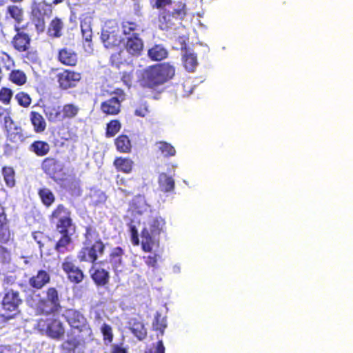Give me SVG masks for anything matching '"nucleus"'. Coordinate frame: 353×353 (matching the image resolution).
I'll use <instances>...</instances> for the list:
<instances>
[{
    "label": "nucleus",
    "mask_w": 353,
    "mask_h": 353,
    "mask_svg": "<svg viewBox=\"0 0 353 353\" xmlns=\"http://www.w3.org/2000/svg\"><path fill=\"white\" fill-rule=\"evenodd\" d=\"M83 237V246L77 257L81 263L87 262L95 265L99 257L105 254V245L96 228L92 225L85 226Z\"/></svg>",
    "instance_id": "obj_1"
},
{
    "label": "nucleus",
    "mask_w": 353,
    "mask_h": 353,
    "mask_svg": "<svg viewBox=\"0 0 353 353\" xmlns=\"http://www.w3.org/2000/svg\"><path fill=\"white\" fill-rule=\"evenodd\" d=\"M188 14V9L185 0L174 2L170 10H161L158 14V27L160 30L168 31L174 28L177 23L181 22Z\"/></svg>",
    "instance_id": "obj_2"
},
{
    "label": "nucleus",
    "mask_w": 353,
    "mask_h": 353,
    "mask_svg": "<svg viewBox=\"0 0 353 353\" xmlns=\"http://www.w3.org/2000/svg\"><path fill=\"white\" fill-rule=\"evenodd\" d=\"M62 316L70 327L69 333L92 336V330L87 319L79 310L68 308Z\"/></svg>",
    "instance_id": "obj_3"
},
{
    "label": "nucleus",
    "mask_w": 353,
    "mask_h": 353,
    "mask_svg": "<svg viewBox=\"0 0 353 353\" xmlns=\"http://www.w3.org/2000/svg\"><path fill=\"white\" fill-rule=\"evenodd\" d=\"M37 330L48 337L59 341L65 335V328L61 321L54 316L40 318L37 321Z\"/></svg>",
    "instance_id": "obj_4"
},
{
    "label": "nucleus",
    "mask_w": 353,
    "mask_h": 353,
    "mask_svg": "<svg viewBox=\"0 0 353 353\" xmlns=\"http://www.w3.org/2000/svg\"><path fill=\"white\" fill-rule=\"evenodd\" d=\"M46 297H41L40 293L36 294L38 297L37 311L39 314L48 315L58 312L61 308L58 290L54 288H48L46 291Z\"/></svg>",
    "instance_id": "obj_5"
},
{
    "label": "nucleus",
    "mask_w": 353,
    "mask_h": 353,
    "mask_svg": "<svg viewBox=\"0 0 353 353\" xmlns=\"http://www.w3.org/2000/svg\"><path fill=\"white\" fill-rule=\"evenodd\" d=\"M50 223L54 225L57 231L74 230L72 212L64 204H58L48 216Z\"/></svg>",
    "instance_id": "obj_6"
},
{
    "label": "nucleus",
    "mask_w": 353,
    "mask_h": 353,
    "mask_svg": "<svg viewBox=\"0 0 353 353\" xmlns=\"http://www.w3.org/2000/svg\"><path fill=\"white\" fill-rule=\"evenodd\" d=\"M23 303L20 293L17 290H10L3 292L1 301L2 310L6 314H1L4 321H7L13 319L19 312V305Z\"/></svg>",
    "instance_id": "obj_7"
},
{
    "label": "nucleus",
    "mask_w": 353,
    "mask_h": 353,
    "mask_svg": "<svg viewBox=\"0 0 353 353\" xmlns=\"http://www.w3.org/2000/svg\"><path fill=\"white\" fill-rule=\"evenodd\" d=\"M109 99L101 102L100 110L105 115H117L121 110V103L125 100L126 94L122 88H117L110 92Z\"/></svg>",
    "instance_id": "obj_8"
},
{
    "label": "nucleus",
    "mask_w": 353,
    "mask_h": 353,
    "mask_svg": "<svg viewBox=\"0 0 353 353\" xmlns=\"http://www.w3.org/2000/svg\"><path fill=\"white\" fill-rule=\"evenodd\" d=\"M92 336L68 333V339L60 345L63 353H85L86 341Z\"/></svg>",
    "instance_id": "obj_9"
},
{
    "label": "nucleus",
    "mask_w": 353,
    "mask_h": 353,
    "mask_svg": "<svg viewBox=\"0 0 353 353\" xmlns=\"http://www.w3.org/2000/svg\"><path fill=\"white\" fill-rule=\"evenodd\" d=\"M50 5L45 1L33 2L31 6L30 22L34 25L38 34L43 33L46 30V8Z\"/></svg>",
    "instance_id": "obj_10"
},
{
    "label": "nucleus",
    "mask_w": 353,
    "mask_h": 353,
    "mask_svg": "<svg viewBox=\"0 0 353 353\" xmlns=\"http://www.w3.org/2000/svg\"><path fill=\"white\" fill-rule=\"evenodd\" d=\"M30 23L27 22L21 26H14L15 34L11 40L12 48L19 52H24L31 48V35L26 32Z\"/></svg>",
    "instance_id": "obj_11"
},
{
    "label": "nucleus",
    "mask_w": 353,
    "mask_h": 353,
    "mask_svg": "<svg viewBox=\"0 0 353 353\" xmlns=\"http://www.w3.org/2000/svg\"><path fill=\"white\" fill-rule=\"evenodd\" d=\"M61 269L68 281L73 284H79L85 279L83 271L76 265L72 256H67L61 263Z\"/></svg>",
    "instance_id": "obj_12"
},
{
    "label": "nucleus",
    "mask_w": 353,
    "mask_h": 353,
    "mask_svg": "<svg viewBox=\"0 0 353 353\" xmlns=\"http://www.w3.org/2000/svg\"><path fill=\"white\" fill-rule=\"evenodd\" d=\"M41 169L43 173L55 181L64 174L63 164L54 157L44 158L41 163Z\"/></svg>",
    "instance_id": "obj_13"
},
{
    "label": "nucleus",
    "mask_w": 353,
    "mask_h": 353,
    "mask_svg": "<svg viewBox=\"0 0 353 353\" xmlns=\"http://www.w3.org/2000/svg\"><path fill=\"white\" fill-rule=\"evenodd\" d=\"M59 88L63 90L75 88L81 80V74L69 69H63L56 74Z\"/></svg>",
    "instance_id": "obj_14"
},
{
    "label": "nucleus",
    "mask_w": 353,
    "mask_h": 353,
    "mask_svg": "<svg viewBox=\"0 0 353 353\" xmlns=\"http://www.w3.org/2000/svg\"><path fill=\"white\" fill-rule=\"evenodd\" d=\"M100 38L104 47L110 49L119 47L123 40L117 28H107L103 29Z\"/></svg>",
    "instance_id": "obj_15"
},
{
    "label": "nucleus",
    "mask_w": 353,
    "mask_h": 353,
    "mask_svg": "<svg viewBox=\"0 0 353 353\" xmlns=\"http://www.w3.org/2000/svg\"><path fill=\"white\" fill-rule=\"evenodd\" d=\"M141 81L144 87L149 88H154L163 83L155 65L141 72Z\"/></svg>",
    "instance_id": "obj_16"
},
{
    "label": "nucleus",
    "mask_w": 353,
    "mask_h": 353,
    "mask_svg": "<svg viewBox=\"0 0 353 353\" xmlns=\"http://www.w3.org/2000/svg\"><path fill=\"white\" fill-rule=\"evenodd\" d=\"M126 52L132 57H138L143 53L144 43L139 33L126 37L124 44Z\"/></svg>",
    "instance_id": "obj_17"
},
{
    "label": "nucleus",
    "mask_w": 353,
    "mask_h": 353,
    "mask_svg": "<svg viewBox=\"0 0 353 353\" xmlns=\"http://www.w3.org/2000/svg\"><path fill=\"white\" fill-rule=\"evenodd\" d=\"M90 278L97 287H106L110 280V272L101 267L92 265L89 270Z\"/></svg>",
    "instance_id": "obj_18"
},
{
    "label": "nucleus",
    "mask_w": 353,
    "mask_h": 353,
    "mask_svg": "<svg viewBox=\"0 0 353 353\" xmlns=\"http://www.w3.org/2000/svg\"><path fill=\"white\" fill-rule=\"evenodd\" d=\"M6 20L14 21V25L20 26L25 19V11L23 8L16 3L8 5L5 10Z\"/></svg>",
    "instance_id": "obj_19"
},
{
    "label": "nucleus",
    "mask_w": 353,
    "mask_h": 353,
    "mask_svg": "<svg viewBox=\"0 0 353 353\" xmlns=\"http://www.w3.org/2000/svg\"><path fill=\"white\" fill-rule=\"evenodd\" d=\"M141 249L144 252H152L154 248H159V239L158 235L148 231L147 228H144L141 232Z\"/></svg>",
    "instance_id": "obj_20"
},
{
    "label": "nucleus",
    "mask_w": 353,
    "mask_h": 353,
    "mask_svg": "<svg viewBox=\"0 0 353 353\" xmlns=\"http://www.w3.org/2000/svg\"><path fill=\"white\" fill-rule=\"evenodd\" d=\"M58 61L64 65L75 67L78 63L77 54L72 49L63 48L58 52Z\"/></svg>",
    "instance_id": "obj_21"
},
{
    "label": "nucleus",
    "mask_w": 353,
    "mask_h": 353,
    "mask_svg": "<svg viewBox=\"0 0 353 353\" xmlns=\"http://www.w3.org/2000/svg\"><path fill=\"white\" fill-rule=\"evenodd\" d=\"M71 230H67L63 231H57L61 236L56 242L54 249L59 254H64L69 251V246L72 243V232H70Z\"/></svg>",
    "instance_id": "obj_22"
},
{
    "label": "nucleus",
    "mask_w": 353,
    "mask_h": 353,
    "mask_svg": "<svg viewBox=\"0 0 353 353\" xmlns=\"http://www.w3.org/2000/svg\"><path fill=\"white\" fill-rule=\"evenodd\" d=\"M50 281V276L43 270H39L37 274L29 279V285L35 290H41Z\"/></svg>",
    "instance_id": "obj_23"
},
{
    "label": "nucleus",
    "mask_w": 353,
    "mask_h": 353,
    "mask_svg": "<svg viewBox=\"0 0 353 353\" xmlns=\"http://www.w3.org/2000/svg\"><path fill=\"white\" fill-rule=\"evenodd\" d=\"M186 47L187 43L185 40H183L181 43V48L182 50H185L182 57L183 63L187 70L193 72L198 65L197 56L196 54L188 50Z\"/></svg>",
    "instance_id": "obj_24"
},
{
    "label": "nucleus",
    "mask_w": 353,
    "mask_h": 353,
    "mask_svg": "<svg viewBox=\"0 0 353 353\" xmlns=\"http://www.w3.org/2000/svg\"><path fill=\"white\" fill-rule=\"evenodd\" d=\"M113 165L117 172L130 174L133 170L134 162L130 157H117L114 159Z\"/></svg>",
    "instance_id": "obj_25"
},
{
    "label": "nucleus",
    "mask_w": 353,
    "mask_h": 353,
    "mask_svg": "<svg viewBox=\"0 0 353 353\" xmlns=\"http://www.w3.org/2000/svg\"><path fill=\"white\" fill-rule=\"evenodd\" d=\"M28 150L37 157H43L50 152V145L46 141L34 140L29 145Z\"/></svg>",
    "instance_id": "obj_26"
},
{
    "label": "nucleus",
    "mask_w": 353,
    "mask_h": 353,
    "mask_svg": "<svg viewBox=\"0 0 353 353\" xmlns=\"http://www.w3.org/2000/svg\"><path fill=\"white\" fill-rule=\"evenodd\" d=\"M30 121L35 133L40 134L46 130L47 127L46 120L39 112L31 111L30 113Z\"/></svg>",
    "instance_id": "obj_27"
},
{
    "label": "nucleus",
    "mask_w": 353,
    "mask_h": 353,
    "mask_svg": "<svg viewBox=\"0 0 353 353\" xmlns=\"http://www.w3.org/2000/svg\"><path fill=\"white\" fill-rule=\"evenodd\" d=\"M117 150L120 153L129 154L132 151V143L129 137L124 134H119L114 141Z\"/></svg>",
    "instance_id": "obj_28"
},
{
    "label": "nucleus",
    "mask_w": 353,
    "mask_h": 353,
    "mask_svg": "<svg viewBox=\"0 0 353 353\" xmlns=\"http://www.w3.org/2000/svg\"><path fill=\"white\" fill-rule=\"evenodd\" d=\"M165 225V221L161 216H151L148 221V231L153 235L159 236L163 231V227Z\"/></svg>",
    "instance_id": "obj_29"
},
{
    "label": "nucleus",
    "mask_w": 353,
    "mask_h": 353,
    "mask_svg": "<svg viewBox=\"0 0 353 353\" xmlns=\"http://www.w3.org/2000/svg\"><path fill=\"white\" fill-rule=\"evenodd\" d=\"M130 330L132 334L140 341L147 336V330L143 323L137 318H132L129 321Z\"/></svg>",
    "instance_id": "obj_30"
},
{
    "label": "nucleus",
    "mask_w": 353,
    "mask_h": 353,
    "mask_svg": "<svg viewBox=\"0 0 353 353\" xmlns=\"http://www.w3.org/2000/svg\"><path fill=\"white\" fill-rule=\"evenodd\" d=\"M124 254L125 251L120 246L115 247L110 251L109 254L110 263L114 270H118L123 265V256Z\"/></svg>",
    "instance_id": "obj_31"
},
{
    "label": "nucleus",
    "mask_w": 353,
    "mask_h": 353,
    "mask_svg": "<svg viewBox=\"0 0 353 353\" xmlns=\"http://www.w3.org/2000/svg\"><path fill=\"white\" fill-rule=\"evenodd\" d=\"M44 113L48 120L52 123L64 121L61 105H53L45 108Z\"/></svg>",
    "instance_id": "obj_32"
},
{
    "label": "nucleus",
    "mask_w": 353,
    "mask_h": 353,
    "mask_svg": "<svg viewBox=\"0 0 353 353\" xmlns=\"http://www.w3.org/2000/svg\"><path fill=\"white\" fill-rule=\"evenodd\" d=\"M38 196L42 204L49 208L55 202L56 197L51 190L46 187L41 188L37 191Z\"/></svg>",
    "instance_id": "obj_33"
},
{
    "label": "nucleus",
    "mask_w": 353,
    "mask_h": 353,
    "mask_svg": "<svg viewBox=\"0 0 353 353\" xmlns=\"http://www.w3.org/2000/svg\"><path fill=\"white\" fill-rule=\"evenodd\" d=\"M158 183L160 190L163 192H172L175 187V182L173 178L164 172L159 174Z\"/></svg>",
    "instance_id": "obj_34"
},
{
    "label": "nucleus",
    "mask_w": 353,
    "mask_h": 353,
    "mask_svg": "<svg viewBox=\"0 0 353 353\" xmlns=\"http://www.w3.org/2000/svg\"><path fill=\"white\" fill-rule=\"evenodd\" d=\"M0 244L6 245H14V248H15L14 234L10 230L9 225L0 226Z\"/></svg>",
    "instance_id": "obj_35"
},
{
    "label": "nucleus",
    "mask_w": 353,
    "mask_h": 353,
    "mask_svg": "<svg viewBox=\"0 0 353 353\" xmlns=\"http://www.w3.org/2000/svg\"><path fill=\"white\" fill-rule=\"evenodd\" d=\"M80 26L82 37L83 40L88 43V46L90 47L92 39L90 18L85 17L81 19Z\"/></svg>",
    "instance_id": "obj_36"
},
{
    "label": "nucleus",
    "mask_w": 353,
    "mask_h": 353,
    "mask_svg": "<svg viewBox=\"0 0 353 353\" xmlns=\"http://www.w3.org/2000/svg\"><path fill=\"white\" fill-rule=\"evenodd\" d=\"M163 83L172 79L175 74L174 68L168 63L155 65Z\"/></svg>",
    "instance_id": "obj_37"
},
{
    "label": "nucleus",
    "mask_w": 353,
    "mask_h": 353,
    "mask_svg": "<svg viewBox=\"0 0 353 353\" xmlns=\"http://www.w3.org/2000/svg\"><path fill=\"white\" fill-rule=\"evenodd\" d=\"M148 55L152 61H161L167 57L168 51L162 45H154L148 50Z\"/></svg>",
    "instance_id": "obj_38"
},
{
    "label": "nucleus",
    "mask_w": 353,
    "mask_h": 353,
    "mask_svg": "<svg viewBox=\"0 0 353 353\" xmlns=\"http://www.w3.org/2000/svg\"><path fill=\"white\" fill-rule=\"evenodd\" d=\"M121 28L122 33L125 36L137 33L141 29L138 23L129 19H123L121 23Z\"/></svg>",
    "instance_id": "obj_39"
},
{
    "label": "nucleus",
    "mask_w": 353,
    "mask_h": 353,
    "mask_svg": "<svg viewBox=\"0 0 353 353\" xmlns=\"http://www.w3.org/2000/svg\"><path fill=\"white\" fill-rule=\"evenodd\" d=\"M63 24L61 19L58 17L54 18L50 23L48 33L50 37L59 38L61 36V30Z\"/></svg>",
    "instance_id": "obj_40"
},
{
    "label": "nucleus",
    "mask_w": 353,
    "mask_h": 353,
    "mask_svg": "<svg viewBox=\"0 0 353 353\" xmlns=\"http://www.w3.org/2000/svg\"><path fill=\"white\" fill-rule=\"evenodd\" d=\"M61 109L64 120L75 118L80 111L79 106L73 103H68L61 105Z\"/></svg>",
    "instance_id": "obj_41"
},
{
    "label": "nucleus",
    "mask_w": 353,
    "mask_h": 353,
    "mask_svg": "<svg viewBox=\"0 0 353 353\" xmlns=\"http://www.w3.org/2000/svg\"><path fill=\"white\" fill-rule=\"evenodd\" d=\"M158 151L165 157H173L176 154V150L170 143L160 141L156 142Z\"/></svg>",
    "instance_id": "obj_42"
},
{
    "label": "nucleus",
    "mask_w": 353,
    "mask_h": 353,
    "mask_svg": "<svg viewBox=\"0 0 353 353\" xmlns=\"http://www.w3.org/2000/svg\"><path fill=\"white\" fill-rule=\"evenodd\" d=\"M65 190L72 197H79L81 196L83 192L80 181L78 179H74L69 181L66 185Z\"/></svg>",
    "instance_id": "obj_43"
},
{
    "label": "nucleus",
    "mask_w": 353,
    "mask_h": 353,
    "mask_svg": "<svg viewBox=\"0 0 353 353\" xmlns=\"http://www.w3.org/2000/svg\"><path fill=\"white\" fill-rule=\"evenodd\" d=\"M9 80L17 85H23L26 83V74L19 70H13L9 74Z\"/></svg>",
    "instance_id": "obj_44"
},
{
    "label": "nucleus",
    "mask_w": 353,
    "mask_h": 353,
    "mask_svg": "<svg viewBox=\"0 0 353 353\" xmlns=\"http://www.w3.org/2000/svg\"><path fill=\"white\" fill-rule=\"evenodd\" d=\"M121 124L118 119H112L106 124L105 137L110 138L114 137L121 130Z\"/></svg>",
    "instance_id": "obj_45"
},
{
    "label": "nucleus",
    "mask_w": 353,
    "mask_h": 353,
    "mask_svg": "<svg viewBox=\"0 0 353 353\" xmlns=\"http://www.w3.org/2000/svg\"><path fill=\"white\" fill-rule=\"evenodd\" d=\"M166 326L165 319L161 317L160 312H157L154 314V319L152 322L153 330L159 331L161 334L163 335Z\"/></svg>",
    "instance_id": "obj_46"
},
{
    "label": "nucleus",
    "mask_w": 353,
    "mask_h": 353,
    "mask_svg": "<svg viewBox=\"0 0 353 353\" xmlns=\"http://www.w3.org/2000/svg\"><path fill=\"white\" fill-rule=\"evenodd\" d=\"M14 99L19 105L25 108H28L32 103L30 96L23 91L17 92L14 96Z\"/></svg>",
    "instance_id": "obj_47"
},
{
    "label": "nucleus",
    "mask_w": 353,
    "mask_h": 353,
    "mask_svg": "<svg viewBox=\"0 0 353 353\" xmlns=\"http://www.w3.org/2000/svg\"><path fill=\"white\" fill-rule=\"evenodd\" d=\"M2 174L3 175V179L7 186L10 188L14 186L15 179L14 171L13 168L11 167H4L2 170Z\"/></svg>",
    "instance_id": "obj_48"
},
{
    "label": "nucleus",
    "mask_w": 353,
    "mask_h": 353,
    "mask_svg": "<svg viewBox=\"0 0 353 353\" xmlns=\"http://www.w3.org/2000/svg\"><path fill=\"white\" fill-rule=\"evenodd\" d=\"M100 330L104 343L105 345L111 343L113 341L114 337L112 327L109 324L103 323Z\"/></svg>",
    "instance_id": "obj_49"
},
{
    "label": "nucleus",
    "mask_w": 353,
    "mask_h": 353,
    "mask_svg": "<svg viewBox=\"0 0 353 353\" xmlns=\"http://www.w3.org/2000/svg\"><path fill=\"white\" fill-rule=\"evenodd\" d=\"M13 97L12 90L7 87H2L0 89V101L5 105H10Z\"/></svg>",
    "instance_id": "obj_50"
},
{
    "label": "nucleus",
    "mask_w": 353,
    "mask_h": 353,
    "mask_svg": "<svg viewBox=\"0 0 353 353\" xmlns=\"http://www.w3.org/2000/svg\"><path fill=\"white\" fill-rule=\"evenodd\" d=\"M150 5L152 8L161 10H166L165 7L169 6L170 8L173 6L172 0H150Z\"/></svg>",
    "instance_id": "obj_51"
},
{
    "label": "nucleus",
    "mask_w": 353,
    "mask_h": 353,
    "mask_svg": "<svg viewBox=\"0 0 353 353\" xmlns=\"http://www.w3.org/2000/svg\"><path fill=\"white\" fill-rule=\"evenodd\" d=\"M159 258L160 255L156 253L143 256V259L144 260V262L147 266L151 267L154 269H157L158 268V260Z\"/></svg>",
    "instance_id": "obj_52"
},
{
    "label": "nucleus",
    "mask_w": 353,
    "mask_h": 353,
    "mask_svg": "<svg viewBox=\"0 0 353 353\" xmlns=\"http://www.w3.org/2000/svg\"><path fill=\"white\" fill-rule=\"evenodd\" d=\"M8 246L0 244V259L3 263H8L11 259L12 252Z\"/></svg>",
    "instance_id": "obj_53"
},
{
    "label": "nucleus",
    "mask_w": 353,
    "mask_h": 353,
    "mask_svg": "<svg viewBox=\"0 0 353 353\" xmlns=\"http://www.w3.org/2000/svg\"><path fill=\"white\" fill-rule=\"evenodd\" d=\"M132 206L134 210L137 211V213H142V208L145 205V201L143 196L141 195L136 196L132 201Z\"/></svg>",
    "instance_id": "obj_54"
},
{
    "label": "nucleus",
    "mask_w": 353,
    "mask_h": 353,
    "mask_svg": "<svg viewBox=\"0 0 353 353\" xmlns=\"http://www.w3.org/2000/svg\"><path fill=\"white\" fill-rule=\"evenodd\" d=\"M3 119L4 127L6 130V131L8 132V137H10V139H12L11 137H12V134H10V132L12 129H17V127L14 126V121L12 119V117H10V112L8 113L4 117H3Z\"/></svg>",
    "instance_id": "obj_55"
},
{
    "label": "nucleus",
    "mask_w": 353,
    "mask_h": 353,
    "mask_svg": "<svg viewBox=\"0 0 353 353\" xmlns=\"http://www.w3.org/2000/svg\"><path fill=\"white\" fill-rule=\"evenodd\" d=\"M110 61L112 66H115L119 68V65L123 63V59L122 57V51H119L115 53H113L110 59Z\"/></svg>",
    "instance_id": "obj_56"
},
{
    "label": "nucleus",
    "mask_w": 353,
    "mask_h": 353,
    "mask_svg": "<svg viewBox=\"0 0 353 353\" xmlns=\"http://www.w3.org/2000/svg\"><path fill=\"white\" fill-rule=\"evenodd\" d=\"M16 283V276L8 275L4 276L3 281H2V286L3 288V292H6V290H10V286L14 285Z\"/></svg>",
    "instance_id": "obj_57"
},
{
    "label": "nucleus",
    "mask_w": 353,
    "mask_h": 353,
    "mask_svg": "<svg viewBox=\"0 0 353 353\" xmlns=\"http://www.w3.org/2000/svg\"><path fill=\"white\" fill-rule=\"evenodd\" d=\"M131 241L133 245L137 246L140 243L138 230L134 225H130Z\"/></svg>",
    "instance_id": "obj_58"
},
{
    "label": "nucleus",
    "mask_w": 353,
    "mask_h": 353,
    "mask_svg": "<svg viewBox=\"0 0 353 353\" xmlns=\"http://www.w3.org/2000/svg\"><path fill=\"white\" fill-rule=\"evenodd\" d=\"M10 225V220L6 212V208L0 203V226Z\"/></svg>",
    "instance_id": "obj_59"
},
{
    "label": "nucleus",
    "mask_w": 353,
    "mask_h": 353,
    "mask_svg": "<svg viewBox=\"0 0 353 353\" xmlns=\"http://www.w3.org/2000/svg\"><path fill=\"white\" fill-rule=\"evenodd\" d=\"M122 81L127 85L130 86L133 80V72H123L121 76Z\"/></svg>",
    "instance_id": "obj_60"
},
{
    "label": "nucleus",
    "mask_w": 353,
    "mask_h": 353,
    "mask_svg": "<svg viewBox=\"0 0 353 353\" xmlns=\"http://www.w3.org/2000/svg\"><path fill=\"white\" fill-rule=\"evenodd\" d=\"M26 52L24 58L26 59L28 61L32 63H35L38 59L37 53L35 50H30L25 51Z\"/></svg>",
    "instance_id": "obj_61"
},
{
    "label": "nucleus",
    "mask_w": 353,
    "mask_h": 353,
    "mask_svg": "<svg viewBox=\"0 0 353 353\" xmlns=\"http://www.w3.org/2000/svg\"><path fill=\"white\" fill-rule=\"evenodd\" d=\"M148 113V108L145 105H142L137 108L134 111V114L141 117H144Z\"/></svg>",
    "instance_id": "obj_62"
},
{
    "label": "nucleus",
    "mask_w": 353,
    "mask_h": 353,
    "mask_svg": "<svg viewBox=\"0 0 353 353\" xmlns=\"http://www.w3.org/2000/svg\"><path fill=\"white\" fill-rule=\"evenodd\" d=\"M116 183L118 185H123L124 187H126L128 183V179L118 174L116 176Z\"/></svg>",
    "instance_id": "obj_63"
},
{
    "label": "nucleus",
    "mask_w": 353,
    "mask_h": 353,
    "mask_svg": "<svg viewBox=\"0 0 353 353\" xmlns=\"http://www.w3.org/2000/svg\"><path fill=\"white\" fill-rule=\"evenodd\" d=\"M155 353H165V347L162 341L157 342Z\"/></svg>",
    "instance_id": "obj_64"
}]
</instances>
